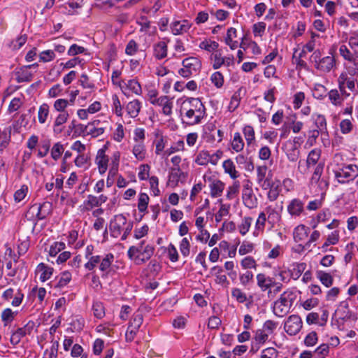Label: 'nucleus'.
Here are the masks:
<instances>
[{"mask_svg": "<svg viewBox=\"0 0 358 358\" xmlns=\"http://www.w3.org/2000/svg\"><path fill=\"white\" fill-rule=\"evenodd\" d=\"M180 113L189 125L199 124L206 116V108L198 98H188L182 103Z\"/></svg>", "mask_w": 358, "mask_h": 358, "instance_id": "nucleus-1", "label": "nucleus"}, {"mask_svg": "<svg viewBox=\"0 0 358 358\" xmlns=\"http://www.w3.org/2000/svg\"><path fill=\"white\" fill-rule=\"evenodd\" d=\"M133 228V222L128 220L122 214H118L113 217L109 224L110 234L114 238L121 237L122 240H126Z\"/></svg>", "mask_w": 358, "mask_h": 358, "instance_id": "nucleus-2", "label": "nucleus"}, {"mask_svg": "<svg viewBox=\"0 0 358 358\" xmlns=\"http://www.w3.org/2000/svg\"><path fill=\"white\" fill-rule=\"evenodd\" d=\"M296 299V293L287 289L274 301L273 312L278 317H282L289 313L294 301Z\"/></svg>", "mask_w": 358, "mask_h": 358, "instance_id": "nucleus-3", "label": "nucleus"}, {"mask_svg": "<svg viewBox=\"0 0 358 358\" xmlns=\"http://www.w3.org/2000/svg\"><path fill=\"white\" fill-rule=\"evenodd\" d=\"M114 260V255L111 253L106 254L104 257L98 255L90 257L84 266L89 271H92L99 265V269L101 272L102 278H106L111 271V265Z\"/></svg>", "mask_w": 358, "mask_h": 358, "instance_id": "nucleus-4", "label": "nucleus"}, {"mask_svg": "<svg viewBox=\"0 0 358 358\" xmlns=\"http://www.w3.org/2000/svg\"><path fill=\"white\" fill-rule=\"evenodd\" d=\"M69 103L66 99H57L53 103V108L58 115L56 116L53 124V131L56 134L63 131L62 126L65 124L70 117V110L67 109Z\"/></svg>", "mask_w": 358, "mask_h": 358, "instance_id": "nucleus-5", "label": "nucleus"}, {"mask_svg": "<svg viewBox=\"0 0 358 358\" xmlns=\"http://www.w3.org/2000/svg\"><path fill=\"white\" fill-rule=\"evenodd\" d=\"M257 285L262 292H267L268 297L277 295L282 289V283L277 281L273 277L260 273L256 275Z\"/></svg>", "mask_w": 358, "mask_h": 358, "instance_id": "nucleus-6", "label": "nucleus"}, {"mask_svg": "<svg viewBox=\"0 0 358 358\" xmlns=\"http://www.w3.org/2000/svg\"><path fill=\"white\" fill-rule=\"evenodd\" d=\"M153 252L154 248L150 245H145V241H143L136 245L131 246L127 254L137 264H141L148 260Z\"/></svg>", "mask_w": 358, "mask_h": 358, "instance_id": "nucleus-7", "label": "nucleus"}, {"mask_svg": "<svg viewBox=\"0 0 358 358\" xmlns=\"http://www.w3.org/2000/svg\"><path fill=\"white\" fill-rule=\"evenodd\" d=\"M320 53L319 51H315L311 59L314 61L315 68L324 73H329L336 68V59L332 52H329V55L320 57Z\"/></svg>", "mask_w": 358, "mask_h": 358, "instance_id": "nucleus-8", "label": "nucleus"}, {"mask_svg": "<svg viewBox=\"0 0 358 358\" xmlns=\"http://www.w3.org/2000/svg\"><path fill=\"white\" fill-rule=\"evenodd\" d=\"M222 155L223 152L220 150H217L212 154L208 150H202L196 154L194 162L199 166H206L209 164L216 166Z\"/></svg>", "mask_w": 358, "mask_h": 358, "instance_id": "nucleus-9", "label": "nucleus"}, {"mask_svg": "<svg viewBox=\"0 0 358 358\" xmlns=\"http://www.w3.org/2000/svg\"><path fill=\"white\" fill-rule=\"evenodd\" d=\"M205 182L208 183L210 190V196L213 198L221 196L225 188V183L221 180L211 175L210 171H207L203 176Z\"/></svg>", "mask_w": 358, "mask_h": 358, "instance_id": "nucleus-10", "label": "nucleus"}, {"mask_svg": "<svg viewBox=\"0 0 358 358\" xmlns=\"http://www.w3.org/2000/svg\"><path fill=\"white\" fill-rule=\"evenodd\" d=\"M335 178L340 183L353 180L358 176V166L355 164L344 165L334 171Z\"/></svg>", "mask_w": 358, "mask_h": 358, "instance_id": "nucleus-11", "label": "nucleus"}, {"mask_svg": "<svg viewBox=\"0 0 358 358\" xmlns=\"http://www.w3.org/2000/svg\"><path fill=\"white\" fill-rule=\"evenodd\" d=\"M182 67L178 70V74L183 78H189L194 74H196L201 67L200 60L194 57L185 58L182 62Z\"/></svg>", "mask_w": 358, "mask_h": 358, "instance_id": "nucleus-12", "label": "nucleus"}, {"mask_svg": "<svg viewBox=\"0 0 358 358\" xmlns=\"http://www.w3.org/2000/svg\"><path fill=\"white\" fill-rule=\"evenodd\" d=\"M356 80L349 77L346 72L341 73L338 78V86L341 94L346 97L349 96L350 93L347 92L346 88L351 92H355L356 90Z\"/></svg>", "mask_w": 358, "mask_h": 358, "instance_id": "nucleus-13", "label": "nucleus"}, {"mask_svg": "<svg viewBox=\"0 0 358 358\" xmlns=\"http://www.w3.org/2000/svg\"><path fill=\"white\" fill-rule=\"evenodd\" d=\"M143 315L141 313H136L134 314L125 334L127 341L131 342L134 341L143 323Z\"/></svg>", "mask_w": 358, "mask_h": 358, "instance_id": "nucleus-14", "label": "nucleus"}, {"mask_svg": "<svg viewBox=\"0 0 358 358\" xmlns=\"http://www.w3.org/2000/svg\"><path fill=\"white\" fill-rule=\"evenodd\" d=\"M302 328V320L296 315H290L285 322L284 329L289 335L297 334Z\"/></svg>", "mask_w": 358, "mask_h": 358, "instance_id": "nucleus-15", "label": "nucleus"}, {"mask_svg": "<svg viewBox=\"0 0 358 358\" xmlns=\"http://www.w3.org/2000/svg\"><path fill=\"white\" fill-rule=\"evenodd\" d=\"M106 148H102L98 150L94 163L97 166L98 171L100 174H104L108 170V166L110 167L109 164V158L106 154Z\"/></svg>", "mask_w": 358, "mask_h": 358, "instance_id": "nucleus-16", "label": "nucleus"}, {"mask_svg": "<svg viewBox=\"0 0 358 358\" xmlns=\"http://www.w3.org/2000/svg\"><path fill=\"white\" fill-rule=\"evenodd\" d=\"M187 178V173L182 171L180 167L172 169L168 176L167 185L175 187L179 182H185Z\"/></svg>", "mask_w": 358, "mask_h": 358, "instance_id": "nucleus-17", "label": "nucleus"}, {"mask_svg": "<svg viewBox=\"0 0 358 358\" xmlns=\"http://www.w3.org/2000/svg\"><path fill=\"white\" fill-rule=\"evenodd\" d=\"M52 211V204L50 202H43L42 204H34L29 212L34 215L38 220L45 218Z\"/></svg>", "mask_w": 358, "mask_h": 358, "instance_id": "nucleus-18", "label": "nucleus"}, {"mask_svg": "<svg viewBox=\"0 0 358 358\" xmlns=\"http://www.w3.org/2000/svg\"><path fill=\"white\" fill-rule=\"evenodd\" d=\"M34 326L33 322H29L23 327L18 328L16 331L13 332L10 338L11 344L13 345H17L24 336L31 334Z\"/></svg>", "mask_w": 358, "mask_h": 358, "instance_id": "nucleus-19", "label": "nucleus"}, {"mask_svg": "<svg viewBox=\"0 0 358 358\" xmlns=\"http://www.w3.org/2000/svg\"><path fill=\"white\" fill-rule=\"evenodd\" d=\"M287 210L291 217H299L304 213V203L299 199H293L289 202Z\"/></svg>", "mask_w": 358, "mask_h": 358, "instance_id": "nucleus-20", "label": "nucleus"}, {"mask_svg": "<svg viewBox=\"0 0 358 358\" xmlns=\"http://www.w3.org/2000/svg\"><path fill=\"white\" fill-rule=\"evenodd\" d=\"M242 199L244 205L250 209L254 208L257 206V199L253 192L252 188L249 185L244 186Z\"/></svg>", "mask_w": 358, "mask_h": 358, "instance_id": "nucleus-21", "label": "nucleus"}, {"mask_svg": "<svg viewBox=\"0 0 358 358\" xmlns=\"http://www.w3.org/2000/svg\"><path fill=\"white\" fill-rule=\"evenodd\" d=\"M339 53L345 60L353 63L354 67L350 71V73L352 75L357 74L358 73V62L355 61L351 49L348 48L345 45H341L339 47Z\"/></svg>", "mask_w": 358, "mask_h": 358, "instance_id": "nucleus-22", "label": "nucleus"}, {"mask_svg": "<svg viewBox=\"0 0 358 358\" xmlns=\"http://www.w3.org/2000/svg\"><path fill=\"white\" fill-rule=\"evenodd\" d=\"M192 27V24L187 20H176L173 22L170 28L173 35H181L187 33Z\"/></svg>", "mask_w": 358, "mask_h": 358, "instance_id": "nucleus-23", "label": "nucleus"}, {"mask_svg": "<svg viewBox=\"0 0 358 358\" xmlns=\"http://www.w3.org/2000/svg\"><path fill=\"white\" fill-rule=\"evenodd\" d=\"M210 273L215 277V282L222 287L227 288L229 285V281L227 275L224 273L223 269L219 266H215L210 269Z\"/></svg>", "mask_w": 358, "mask_h": 358, "instance_id": "nucleus-24", "label": "nucleus"}, {"mask_svg": "<svg viewBox=\"0 0 358 358\" xmlns=\"http://www.w3.org/2000/svg\"><path fill=\"white\" fill-rule=\"evenodd\" d=\"M120 88L124 94L131 92L136 95H140L142 93L141 86L136 80H129L123 82V85H120Z\"/></svg>", "mask_w": 358, "mask_h": 358, "instance_id": "nucleus-25", "label": "nucleus"}, {"mask_svg": "<svg viewBox=\"0 0 358 358\" xmlns=\"http://www.w3.org/2000/svg\"><path fill=\"white\" fill-rule=\"evenodd\" d=\"M120 153L118 151L114 152L110 157V168L109 169L108 177L107 179V185L108 187H110L112 185V182L110 181L109 177H113L117 173L120 164Z\"/></svg>", "mask_w": 358, "mask_h": 358, "instance_id": "nucleus-26", "label": "nucleus"}, {"mask_svg": "<svg viewBox=\"0 0 358 358\" xmlns=\"http://www.w3.org/2000/svg\"><path fill=\"white\" fill-rule=\"evenodd\" d=\"M257 181L258 184L264 189H267L270 186L269 180L266 178L268 167L266 165L257 166Z\"/></svg>", "mask_w": 358, "mask_h": 358, "instance_id": "nucleus-27", "label": "nucleus"}, {"mask_svg": "<svg viewBox=\"0 0 358 358\" xmlns=\"http://www.w3.org/2000/svg\"><path fill=\"white\" fill-rule=\"evenodd\" d=\"M53 268L44 263L39 264L36 268V273L40 275L39 279L42 282L49 280L53 274Z\"/></svg>", "mask_w": 358, "mask_h": 358, "instance_id": "nucleus-28", "label": "nucleus"}, {"mask_svg": "<svg viewBox=\"0 0 358 358\" xmlns=\"http://www.w3.org/2000/svg\"><path fill=\"white\" fill-rule=\"evenodd\" d=\"M155 105L162 107V113L166 115H170L172 113L173 101L167 96H159Z\"/></svg>", "mask_w": 358, "mask_h": 358, "instance_id": "nucleus-29", "label": "nucleus"}, {"mask_svg": "<svg viewBox=\"0 0 358 358\" xmlns=\"http://www.w3.org/2000/svg\"><path fill=\"white\" fill-rule=\"evenodd\" d=\"M222 168L224 173L228 174L232 180H236L240 176L239 172L231 159H227L222 162Z\"/></svg>", "mask_w": 358, "mask_h": 358, "instance_id": "nucleus-30", "label": "nucleus"}, {"mask_svg": "<svg viewBox=\"0 0 358 358\" xmlns=\"http://www.w3.org/2000/svg\"><path fill=\"white\" fill-rule=\"evenodd\" d=\"M32 66H23L15 72V79L17 83L29 82L31 80L33 75L29 69Z\"/></svg>", "mask_w": 358, "mask_h": 358, "instance_id": "nucleus-31", "label": "nucleus"}, {"mask_svg": "<svg viewBox=\"0 0 358 358\" xmlns=\"http://www.w3.org/2000/svg\"><path fill=\"white\" fill-rule=\"evenodd\" d=\"M285 154L290 162H295L299 157L300 151L295 143L288 142L285 144Z\"/></svg>", "mask_w": 358, "mask_h": 358, "instance_id": "nucleus-32", "label": "nucleus"}, {"mask_svg": "<svg viewBox=\"0 0 358 358\" xmlns=\"http://www.w3.org/2000/svg\"><path fill=\"white\" fill-rule=\"evenodd\" d=\"M12 127L5 128L3 130L0 129V151L2 152L8 147L10 142Z\"/></svg>", "mask_w": 358, "mask_h": 358, "instance_id": "nucleus-33", "label": "nucleus"}, {"mask_svg": "<svg viewBox=\"0 0 358 358\" xmlns=\"http://www.w3.org/2000/svg\"><path fill=\"white\" fill-rule=\"evenodd\" d=\"M308 228L304 224H299L293 231V238L295 242L299 243L304 241L308 237Z\"/></svg>", "mask_w": 358, "mask_h": 358, "instance_id": "nucleus-34", "label": "nucleus"}, {"mask_svg": "<svg viewBox=\"0 0 358 358\" xmlns=\"http://www.w3.org/2000/svg\"><path fill=\"white\" fill-rule=\"evenodd\" d=\"M132 153L135 158L138 161H143L145 159L147 152L143 142L135 143L132 148Z\"/></svg>", "mask_w": 358, "mask_h": 358, "instance_id": "nucleus-35", "label": "nucleus"}, {"mask_svg": "<svg viewBox=\"0 0 358 358\" xmlns=\"http://www.w3.org/2000/svg\"><path fill=\"white\" fill-rule=\"evenodd\" d=\"M245 90L243 87L239 88L232 95L229 105V110L230 111H234L239 106L240 101L245 94Z\"/></svg>", "mask_w": 358, "mask_h": 358, "instance_id": "nucleus-36", "label": "nucleus"}, {"mask_svg": "<svg viewBox=\"0 0 358 358\" xmlns=\"http://www.w3.org/2000/svg\"><path fill=\"white\" fill-rule=\"evenodd\" d=\"M98 120L89 122L85 127V130L87 135H90L93 138L98 137L104 133V128L96 127V125L98 123Z\"/></svg>", "mask_w": 358, "mask_h": 358, "instance_id": "nucleus-37", "label": "nucleus"}, {"mask_svg": "<svg viewBox=\"0 0 358 358\" xmlns=\"http://www.w3.org/2000/svg\"><path fill=\"white\" fill-rule=\"evenodd\" d=\"M230 145L231 149L236 152H240L243 150L245 143L239 132L234 134Z\"/></svg>", "mask_w": 358, "mask_h": 358, "instance_id": "nucleus-38", "label": "nucleus"}, {"mask_svg": "<svg viewBox=\"0 0 358 358\" xmlns=\"http://www.w3.org/2000/svg\"><path fill=\"white\" fill-rule=\"evenodd\" d=\"M348 45L351 49L352 54L353 55L355 61L357 62L358 59V30L351 33L348 38Z\"/></svg>", "mask_w": 358, "mask_h": 358, "instance_id": "nucleus-39", "label": "nucleus"}, {"mask_svg": "<svg viewBox=\"0 0 358 358\" xmlns=\"http://www.w3.org/2000/svg\"><path fill=\"white\" fill-rule=\"evenodd\" d=\"M141 108V103L138 99L129 101L126 106V110L131 117L138 116Z\"/></svg>", "mask_w": 358, "mask_h": 358, "instance_id": "nucleus-40", "label": "nucleus"}, {"mask_svg": "<svg viewBox=\"0 0 358 358\" xmlns=\"http://www.w3.org/2000/svg\"><path fill=\"white\" fill-rule=\"evenodd\" d=\"M167 44L165 41H159L154 45V55L158 59H162L167 56Z\"/></svg>", "mask_w": 358, "mask_h": 358, "instance_id": "nucleus-41", "label": "nucleus"}, {"mask_svg": "<svg viewBox=\"0 0 358 358\" xmlns=\"http://www.w3.org/2000/svg\"><path fill=\"white\" fill-rule=\"evenodd\" d=\"M241 187L240 182L234 180L231 185H229L226 191V198L228 200H232L238 196Z\"/></svg>", "mask_w": 358, "mask_h": 358, "instance_id": "nucleus-42", "label": "nucleus"}, {"mask_svg": "<svg viewBox=\"0 0 358 358\" xmlns=\"http://www.w3.org/2000/svg\"><path fill=\"white\" fill-rule=\"evenodd\" d=\"M267 217L265 212H261L255 223V228L253 231L254 236H258L263 233Z\"/></svg>", "mask_w": 358, "mask_h": 358, "instance_id": "nucleus-43", "label": "nucleus"}, {"mask_svg": "<svg viewBox=\"0 0 358 358\" xmlns=\"http://www.w3.org/2000/svg\"><path fill=\"white\" fill-rule=\"evenodd\" d=\"M237 37L236 29L231 27L227 30V36L225 37V43L230 47L231 50H235L238 45L237 41L234 39Z\"/></svg>", "mask_w": 358, "mask_h": 358, "instance_id": "nucleus-44", "label": "nucleus"}, {"mask_svg": "<svg viewBox=\"0 0 358 358\" xmlns=\"http://www.w3.org/2000/svg\"><path fill=\"white\" fill-rule=\"evenodd\" d=\"M243 134L246 141L247 146L251 147L255 141V132L253 127L246 125L243 128Z\"/></svg>", "mask_w": 358, "mask_h": 358, "instance_id": "nucleus-45", "label": "nucleus"}, {"mask_svg": "<svg viewBox=\"0 0 358 358\" xmlns=\"http://www.w3.org/2000/svg\"><path fill=\"white\" fill-rule=\"evenodd\" d=\"M29 192V188L27 185H21L14 193V201L16 203L24 201L27 198Z\"/></svg>", "mask_w": 358, "mask_h": 358, "instance_id": "nucleus-46", "label": "nucleus"}, {"mask_svg": "<svg viewBox=\"0 0 358 358\" xmlns=\"http://www.w3.org/2000/svg\"><path fill=\"white\" fill-rule=\"evenodd\" d=\"M316 276L326 287H329L332 285L334 278L329 273L319 270L316 271Z\"/></svg>", "mask_w": 358, "mask_h": 358, "instance_id": "nucleus-47", "label": "nucleus"}, {"mask_svg": "<svg viewBox=\"0 0 358 358\" xmlns=\"http://www.w3.org/2000/svg\"><path fill=\"white\" fill-rule=\"evenodd\" d=\"M341 93L340 94L336 89L331 90L328 92V98L331 103L334 106H341L343 104V99L342 98Z\"/></svg>", "mask_w": 358, "mask_h": 358, "instance_id": "nucleus-48", "label": "nucleus"}, {"mask_svg": "<svg viewBox=\"0 0 358 358\" xmlns=\"http://www.w3.org/2000/svg\"><path fill=\"white\" fill-rule=\"evenodd\" d=\"M270 190L268 192V199L271 201H273L277 199L280 192V181L276 180L271 185L270 184Z\"/></svg>", "mask_w": 358, "mask_h": 358, "instance_id": "nucleus-49", "label": "nucleus"}, {"mask_svg": "<svg viewBox=\"0 0 358 358\" xmlns=\"http://www.w3.org/2000/svg\"><path fill=\"white\" fill-rule=\"evenodd\" d=\"M252 223V218L251 217L245 216L241 220V222L238 225L239 233L242 236H245L250 230Z\"/></svg>", "mask_w": 358, "mask_h": 358, "instance_id": "nucleus-50", "label": "nucleus"}, {"mask_svg": "<svg viewBox=\"0 0 358 358\" xmlns=\"http://www.w3.org/2000/svg\"><path fill=\"white\" fill-rule=\"evenodd\" d=\"M150 198L146 193H140L138 198V210L141 213L147 211Z\"/></svg>", "mask_w": 358, "mask_h": 358, "instance_id": "nucleus-51", "label": "nucleus"}, {"mask_svg": "<svg viewBox=\"0 0 358 358\" xmlns=\"http://www.w3.org/2000/svg\"><path fill=\"white\" fill-rule=\"evenodd\" d=\"M185 150V143L182 140H180L173 143L169 148L164 150L163 155L165 157H169L172 154Z\"/></svg>", "mask_w": 358, "mask_h": 358, "instance_id": "nucleus-52", "label": "nucleus"}, {"mask_svg": "<svg viewBox=\"0 0 358 358\" xmlns=\"http://www.w3.org/2000/svg\"><path fill=\"white\" fill-rule=\"evenodd\" d=\"M306 268V264L303 262L295 263L293 264V268L290 271L292 278L297 280Z\"/></svg>", "mask_w": 358, "mask_h": 358, "instance_id": "nucleus-53", "label": "nucleus"}, {"mask_svg": "<svg viewBox=\"0 0 358 358\" xmlns=\"http://www.w3.org/2000/svg\"><path fill=\"white\" fill-rule=\"evenodd\" d=\"M319 35L312 33L310 40L303 46L301 52L299 54V57H302L306 52H312L314 50L316 46V38H318Z\"/></svg>", "mask_w": 358, "mask_h": 358, "instance_id": "nucleus-54", "label": "nucleus"}, {"mask_svg": "<svg viewBox=\"0 0 358 358\" xmlns=\"http://www.w3.org/2000/svg\"><path fill=\"white\" fill-rule=\"evenodd\" d=\"M50 108L47 103H43L40 106L38 111V120L40 124H45L48 115Z\"/></svg>", "mask_w": 358, "mask_h": 358, "instance_id": "nucleus-55", "label": "nucleus"}, {"mask_svg": "<svg viewBox=\"0 0 358 358\" xmlns=\"http://www.w3.org/2000/svg\"><path fill=\"white\" fill-rule=\"evenodd\" d=\"M218 46L219 45L217 42L208 39L201 41L199 44V48L201 49L213 53L216 52Z\"/></svg>", "mask_w": 358, "mask_h": 358, "instance_id": "nucleus-56", "label": "nucleus"}, {"mask_svg": "<svg viewBox=\"0 0 358 358\" xmlns=\"http://www.w3.org/2000/svg\"><path fill=\"white\" fill-rule=\"evenodd\" d=\"M254 274L250 271H246L239 274V280L241 285L247 287L252 283Z\"/></svg>", "mask_w": 358, "mask_h": 358, "instance_id": "nucleus-57", "label": "nucleus"}, {"mask_svg": "<svg viewBox=\"0 0 358 358\" xmlns=\"http://www.w3.org/2000/svg\"><path fill=\"white\" fill-rule=\"evenodd\" d=\"M240 264L243 269L248 271V269H256L257 267L256 260L251 256H247L242 259Z\"/></svg>", "mask_w": 358, "mask_h": 358, "instance_id": "nucleus-58", "label": "nucleus"}, {"mask_svg": "<svg viewBox=\"0 0 358 358\" xmlns=\"http://www.w3.org/2000/svg\"><path fill=\"white\" fill-rule=\"evenodd\" d=\"M321 156V150L320 149L315 148L312 150L307 157L306 162L308 164L311 166H315L318 162Z\"/></svg>", "mask_w": 358, "mask_h": 358, "instance_id": "nucleus-59", "label": "nucleus"}, {"mask_svg": "<svg viewBox=\"0 0 358 358\" xmlns=\"http://www.w3.org/2000/svg\"><path fill=\"white\" fill-rule=\"evenodd\" d=\"M71 280V274L69 271H64L58 278L57 282L55 285V287L62 288L65 287Z\"/></svg>", "mask_w": 358, "mask_h": 358, "instance_id": "nucleus-60", "label": "nucleus"}, {"mask_svg": "<svg viewBox=\"0 0 358 358\" xmlns=\"http://www.w3.org/2000/svg\"><path fill=\"white\" fill-rule=\"evenodd\" d=\"M317 129L321 132L324 131L327 129L326 118L324 115L320 114H314L313 115Z\"/></svg>", "mask_w": 358, "mask_h": 358, "instance_id": "nucleus-61", "label": "nucleus"}, {"mask_svg": "<svg viewBox=\"0 0 358 358\" xmlns=\"http://www.w3.org/2000/svg\"><path fill=\"white\" fill-rule=\"evenodd\" d=\"M352 120V119L346 118L341 121L339 127L343 134H348L352 131L354 125Z\"/></svg>", "mask_w": 358, "mask_h": 358, "instance_id": "nucleus-62", "label": "nucleus"}, {"mask_svg": "<svg viewBox=\"0 0 358 358\" xmlns=\"http://www.w3.org/2000/svg\"><path fill=\"white\" fill-rule=\"evenodd\" d=\"M327 88L322 84L316 83L313 88V96L317 99H322L325 96Z\"/></svg>", "mask_w": 358, "mask_h": 358, "instance_id": "nucleus-63", "label": "nucleus"}, {"mask_svg": "<svg viewBox=\"0 0 358 358\" xmlns=\"http://www.w3.org/2000/svg\"><path fill=\"white\" fill-rule=\"evenodd\" d=\"M59 345V341H52L50 348L46 350L44 352V358H56L57 356Z\"/></svg>", "mask_w": 358, "mask_h": 358, "instance_id": "nucleus-64", "label": "nucleus"}]
</instances>
